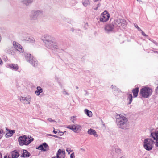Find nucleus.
<instances>
[{"mask_svg": "<svg viewBox=\"0 0 158 158\" xmlns=\"http://www.w3.org/2000/svg\"><path fill=\"white\" fill-rule=\"evenodd\" d=\"M115 117L118 125L119 127L124 129L128 127L129 124L128 120L126 117L121 114H116Z\"/></svg>", "mask_w": 158, "mask_h": 158, "instance_id": "nucleus-1", "label": "nucleus"}, {"mask_svg": "<svg viewBox=\"0 0 158 158\" xmlns=\"http://www.w3.org/2000/svg\"><path fill=\"white\" fill-rule=\"evenodd\" d=\"M34 139L31 136L27 138L25 135L20 136L18 139L19 144L20 146L27 145L34 140Z\"/></svg>", "mask_w": 158, "mask_h": 158, "instance_id": "nucleus-2", "label": "nucleus"}, {"mask_svg": "<svg viewBox=\"0 0 158 158\" xmlns=\"http://www.w3.org/2000/svg\"><path fill=\"white\" fill-rule=\"evenodd\" d=\"M152 92L151 88L144 86L140 89V95L142 97L147 98L152 95Z\"/></svg>", "mask_w": 158, "mask_h": 158, "instance_id": "nucleus-3", "label": "nucleus"}, {"mask_svg": "<svg viewBox=\"0 0 158 158\" xmlns=\"http://www.w3.org/2000/svg\"><path fill=\"white\" fill-rule=\"evenodd\" d=\"M156 144V142H154L150 139H145L144 142V147L145 149L149 151L152 149L153 143Z\"/></svg>", "mask_w": 158, "mask_h": 158, "instance_id": "nucleus-4", "label": "nucleus"}, {"mask_svg": "<svg viewBox=\"0 0 158 158\" xmlns=\"http://www.w3.org/2000/svg\"><path fill=\"white\" fill-rule=\"evenodd\" d=\"M110 17L109 13L106 11H104L101 14L100 21L102 22H106L108 20Z\"/></svg>", "mask_w": 158, "mask_h": 158, "instance_id": "nucleus-5", "label": "nucleus"}, {"mask_svg": "<svg viewBox=\"0 0 158 158\" xmlns=\"http://www.w3.org/2000/svg\"><path fill=\"white\" fill-rule=\"evenodd\" d=\"M114 22L115 25L120 27H124L126 25V21L123 19H117L114 20Z\"/></svg>", "mask_w": 158, "mask_h": 158, "instance_id": "nucleus-6", "label": "nucleus"}, {"mask_svg": "<svg viewBox=\"0 0 158 158\" xmlns=\"http://www.w3.org/2000/svg\"><path fill=\"white\" fill-rule=\"evenodd\" d=\"M67 128L73 130L75 132H78L81 130L82 127L79 125H73L68 126Z\"/></svg>", "mask_w": 158, "mask_h": 158, "instance_id": "nucleus-7", "label": "nucleus"}, {"mask_svg": "<svg viewBox=\"0 0 158 158\" xmlns=\"http://www.w3.org/2000/svg\"><path fill=\"white\" fill-rule=\"evenodd\" d=\"M13 45L15 48L19 52H23L24 50L22 46L16 42L14 41Z\"/></svg>", "mask_w": 158, "mask_h": 158, "instance_id": "nucleus-8", "label": "nucleus"}, {"mask_svg": "<svg viewBox=\"0 0 158 158\" xmlns=\"http://www.w3.org/2000/svg\"><path fill=\"white\" fill-rule=\"evenodd\" d=\"M115 26L113 24H107L105 25L104 29L107 32H111L113 31Z\"/></svg>", "mask_w": 158, "mask_h": 158, "instance_id": "nucleus-9", "label": "nucleus"}, {"mask_svg": "<svg viewBox=\"0 0 158 158\" xmlns=\"http://www.w3.org/2000/svg\"><path fill=\"white\" fill-rule=\"evenodd\" d=\"M151 135L154 140H156V144L155 145L158 147V130L156 131L155 132H152Z\"/></svg>", "mask_w": 158, "mask_h": 158, "instance_id": "nucleus-10", "label": "nucleus"}, {"mask_svg": "<svg viewBox=\"0 0 158 158\" xmlns=\"http://www.w3.org/2000/svg\"><path fill=\"white\" fill-rule=\"evenodd\" d=\"M64 151H63L60 149H59L57 154V158H64L65 157Z\"/></svg>", "mask_w": 158, "mask_h": 158, "instance_id": "nucleus-11", "label": "nucleus"}, {"mask_svg": "<svg viewBox=\"0 0 158 158\" xmlns=\"http://www.w3.org/2000/svg\"><path fill=\"white\" fill-rule=\"evenodd\" d=\"M48 145L45 143H44L43 144L39 146L37 148L40 150L46 151L48 150Z\"/></svg>", "mask_w": 158, "mask_h": 158, "instance_id": "nucleus-12", "label": "nucleus"}, {"mask_svg": "<svg viewBox=\"0 0 158 158\" xmlns=\"http://www.w3.org/2000/svg\"><path fill=\"white\" fill-rule=\"evenodd\" d=\"M12 158H17L19 155V153L16 150H15L11 152Z\"/></svg>", "mask_w": 158, "mask_h": 158, "instance_id": "nucleus-13", "label": "nucleus"}, {"mask_svg": "<svg viewBox=\"0 0 158 158\" xmlns=\"http://www.w3.org/2000/svg\"><path fill=\"white\" fill-rule=\"evenodd\" d=\"M24 40L25 41H28L29 43H32L35 42L34 39L32 37L31 38L29 37V36H27L24 37Z\"/></svg>", "mask_w": 158, "mask_h": 158, "instance_id": "nucleus-14", "label": "nucleus"}, {"mask_svg": "<svg viewBox=\"0 0 158 158\" xmlns=\"http://www.w3.org/2000/svg\"><path fill=\"white\" fill-rule=\"evenodd\" d=\"M23 152L22 154L21 155L22 157H29L31 155L30 153L27 150L23 149Z\"/></svg>", "mask_w": 158, "mask_h": 158, "instance_id": "nucleus-15", "label": "nucleus"}, {"mask_svg": "<svg viewBox=\"0 0 158 158\" xmlns=\"http://www.w3.org/2000/svg\"><path fill=\"white\" fill-rule=\"evenodd\" d=\"M88 134L90 135H94V136L97 137L98 135L97 134V132L94 130L90 129L88 130Z\"/></svg>", "mask_w": 158, "mask_h": 158, "instance_id": "nucleus-16", "label": "nucleus"}, {"mask_svg": "<svg viewBox=\"0 0 158 158\" xmlns=\"http://www.w3.org/2000/svg\"><path fill=\"white\" fill-rule=\"evenodd\" d=\"M8 66L9 68L16 70L19 69V66L17 64H12L8 65Z\"/></svg>", "mask_w": 158, "mask_h": 158, "instance_id": "nucleus-17", "label": "nucleus"}, {"mask_svg": "<svg viewBox=\"0 0 158 158\" xmlns=\"http://www.w3.org/2000/svg\"><path fill=\"white\" fill-rule=\"evenodd\" d=\"M42 92L43 89L40 86H38L37 87V90L35 91V93L38 96Z\"/></svg>", "mask_w": 158, "mask_h": 158, "instance_id": "nucleus-18", "label": "nucleus"}, {"mask_svg": "<svg viewBox=\"0 0 158 158\" xmlns=\"http://www.w3.org/2000/svg\"><path fill=\"white\" fill-rule=\"evenodd\" d=\"M134 97H137L138 93V88H136L132 90Z\"/></svg>", "mask_w": 158, "mask_h": 158, "instance_id": "nucleus-19", "label": "nucleus"}, {"mask_svg": "<svg viewBox=\"0 0 158 158\" xmlns=\"http://www.w3.org/2000/svg\"><path fill=\"white\" fill-rule=\"evenodd\" d=\"M15 133V130L9 131L7 132L6 133V137H9L11 136L13 134Z\"/></svg>", "mask_w": 158, "mask_h": 158, "instance_id": "nucleus-20", "label": "nucleus"}, {"mask_svg": "<svg viewBox=\"0 0 158 158\" xmlns=\"http://www.w3.org/2000/svg\"><path fill=\"white\" fill-rule=\"evenodd\" d=\"M85 114L89 117H91L92 116V113L91 111L86 109L85 110Z\"/></svg>", "mask_w": 158, "mask_h": 158, "instance_id": "nucleus-21", "label": "nucleus"}, {"mask_svg": "<svg viewBox=\"0 0 158 158\" xmlns=\"http://www.w3.org/2000/svg\"><path fill=\"white\" fill-rule=\"evenodd\" d=\"M83 4L85 6H86L89 5L90 2L88 0H84L83 2Z\"/></svg>", "mask_w": 158, "mask_h": 158, "instance_id": "nucleus-22", "label": "nucleus"}, {"mask_svg": "<svg viewBox=\"0 0 158 158\" xmlns=\"http://www.w3.org/2000/svg\"><path fill=\"white\" fill-rule=\"evenodd\" d=\"M46 45V46L48 48H52V46L53 44H54L53 42L50 41V42H48L46 43V42H45Z\"/></svg>", "mask_w": 158, "mask_h": 158, "instance_id": "nucleus-23", "label": "nucleus"}, {"mask_svg": "<svg viewBox=\"0 0 158 158\" xmlns=\"http://www.w3.org/2000/svg\"><path fill=\"white\" fill-rule=\"evenodd\" d=\"M128 99H129V104H131L132 99V95L131 94H127Z\"/></svg>", "mask_w": 158, "mask_h": 158, "instance_id": "nucleus-24", "label": "nucleus"}, {"mask_svg": "<svg viewBox=\"0 0 158 158\" xmlns=\"http://www.w3.org/2000/svg\"><path fill=\"white\" fill-rule=\"evenodd\" d=\"M139 31H140L141 34H142L144 37H147L148 35H146L142 30L139 27Z\"/></svg>", "mask_w": 158, "mask_h": 158, "instance_id": "nucleus-25", "label": "nucleus"}, {"mask_svg": "<svg viewBox=\"0 0 158 158\" xmlns=\"http://www.w3.org/2000/svg\"><path fill=\"white\" fill-rule=\"evenodd\" d=\"M148 39L151 41L156 45L158 46V43H157L156 41L149 38H148Z\"/></svg>", "mask_w": 158, "mask_h": 158, "instance_id": "nucleus-26", "label": "nucleus"}, {"mask_svg": "<svg viewBox=\"0 0 158 158\" xmlns=\"http://www.w3.org/2000/svg\"><path fill=\"white\" fill-rule=\"evenodd\" d=\"M3 131L2 129H0V139L3 136Z\"/></svg>", "mask_w": 158, "mask_h": 158, "instance_id": "nucleus-27", "label": "nucleus"}, {"mask_svg": "<svg viewBox=\"0 0 158 158\" xmlns=\"http://www.w3.org/2000/svg\"><path fill=\"white\" fill-rule=\"evenodd\" d=\"M70 158H75V156L74 153H72L70 155Z\"/></svg>", "mask_w": 158, "mask_h": 158, "instance_id": "nucleus-28", "label": "nucleus"}, {"mask_svg": "<svg viewBox=\"0 0 158 158\" xmlns=\"http://www.w3.org/2000/svg\"><path fill=\"white\" fill-rule=\"evenodd\" d=\"M155 93L156 94H158V86L156 88L155 90Z\"/></svg>", "mask_w": 158, "mask_h": 158, "instance_id": "nucleus-29", "label": "nucleus"}, {"mask_svg": "<svg viewBox=\"0 0 158 158\" xmlns=\"http://www.w3.org/2000/svg\"><path fill=\"white\" fill-rule=\"evenodd\" d=\"M75 116H73L72 117H71V121L73 122V123H74V118H75Z\"/></svg>", "mask_w": 158, "mask_h": 158, "instance_id": "nucleus-30", "label": "nucleus"}, {"mask_svg": "<svg viewBox=\"0 0 158 158\" xmlns=\"http://www.w3.org/2000/svg\"><path fill=\"white\" fill-rule=\"evenodd\" d=\"M4 158H11L10 157H9V156H8L7 155H6L4 157Z\"/></svg>", "mask_w": 158, "mask_h": 158, "instance_id": "nucleus-31", "label": "nucleus"}, {"mask_svg": "<svg viewBox=\"0 0 158 158\" xmlns=\"http://www.w3.org/2000/svg\"><path fill=\"white\" fill-rule=\"evenodd\" d=\"M100 6V4H98V6H97V7L96 8V9H95H95H94L95 10H97V8H98V7H99V6Z\"/></svg>", "mask_w": 158, "mask_h": 158, "instance_id": "nucleus-32", "label": "nucleus"}, {"mask_svg": "<svg viewBox=\"0 0 158 158\" xmlns=\"http://www.w3.org/2000/svg\"><path fill=\"white\" fill-rule=\"evenodd\" d=\"M2 156L1 153L0 152V158H2Z\"/></svg>", "mask_w": 158, "mask_h": 158, "instance_id": "nucleus-33", "label": "nucleus"}, {"mask_svg": "<svg viewBox=\"0 0 158 158\" xmlns=\"http://www.w3.org/2000/svg\"><path fill=\"white\" fill-rule=\"evenodd\" d=\"M116 152H117H117H119L120 151V150L119 149H116Z\"/></svg>", "mask_w": 158, "mask_h": 158, "instance_id": "nucleus-34", "label": "nucleus"}, {"mask_svg": "<svg viewBox=\"0 0 158 158\" xmlns=\"http://www.w3.org/2000/svg\"><path fill=\"white\" fill-rule=\"evenodd\" d=\"M53 132L55 134H56V133H57V131H55L54 130L53 131Z\"/></svg>", "mask_w": 158, "mask_h": 158, "instance_id": "nucleus-35", "label": "nucleus"}, {"mask_svg": "<svg viewBox=\"0 0 158 158\" xmlns=\"http://www.w3.org/2000/svg\"><path fill=\"white\" fill-rule=\"evenodd\" d=\"M48 135V136H53V135H51V134H48L47 135Z\"/></svg>", "mask_w": 158, "mask_h": 158, "instance_id": "nucleus-36", "label": "nucleus"}, {"mask_svg": "<svg viewBox=\"0 0 158 158\" xmlns=\"http://www.w3.org/2000/svg\"><path fill=\"white\" fill-rule=\"evenodd\" d=\"M154 53H157V54H158V51H154Z\"/></svg>", "mask_w": 158, "mask_h": 158, "instance_id": "nucleus-37", "label": "nucleus"}, {"mask_svg": "<svg viewBox=\"0 0 158 158\" xmlns=\"http://www.w3.org/2000/svg\"><path fill=\"white\" fill-rule=\"evenodd\" d=\"M28 0H26L24 1V3H26L27 2H28Z\"/></svg>", "mask_w": 158, "mask_h": 158, "instance_id": "nucleus-38", "label": "nucleus"}, {"mask_svg": "<svg viewBox=\"0 0 158 158\" xmlns=\"http://www.w3.org/2000/svg\"><path fill=\"white\" fill-rule=\"evenodd\" d=\"M68 152H71L69 151L70 150H69L68 149H67L66 150Z\"/></svg>", "mask_w": 158, "mask_h": 158, "instance_id": "nucleus-39", "label": "nucleus"}, {"mask_svg": "<svg viewBox=\"0 0 158 158\" xmlns=\"http://www.w3.org/2000/svg\"><path fill=\"white\" fill-rule=\"evenodd\" d=\"M52 136L55 137H57V136H56V135H53V136Z\"/></svg>", "mask_w": 158, "mask_h": 158, "instance_id": "nucleus-40", "label": "nucleus"}, {"mask_svg": "<svg viewBox=\"0 0 158 158\" xmlns=\"http://www.w3.org/2000/svg\"><path fill=\"white\" fill-rule=\"evenodd\" d=\"M135 27H136V28L138 27V26L137 25H135Z\"/></svg>", "mask_w": 158, "mask_h": 158, "instance_id": "nucleus-41", "label": "nucleus"}, {"mask_svg": "<svg viewBox=\"0 0 158 158\" xmlns=\"http://www.w3.org/2000/svg\"><path fill=\"white\" fill-rule=\"evenodd\" d=\"M49 121H51V120H49Z\"/></svg>", "mask_w": 158, "mask_h": 158, "instance_id": "nucleus-42", "label": "nucleus"}, {"mask_svg": "<svg viewBox=\"0 0 158 158\" xmlns=\"http://www.w3.org/2000/svg\"><path fill=\"white\" fill-rule=\"evenodd\" d=\"M49 121H51V120H49Z\"/></svg>", "mask_w": 158, "mask_h": 158, "instance_id": "nucleus-43", "label": "nucleus"}, {"mask_svg": "<svg viewBox=\"0 0 158 158\" xmlns=\"http://www.w3.org/2000/svg\"><path fill=\"white\" fill-rule=\"evenodd\" d=\"M77 89H78V87H77Z\"/></svg>", "mask_w": 158, "mask_h": 158, "instance_id": "nucleus-44", "label": "nucleus"}, {"mask_svg": "<svg viewBox=\"0 0 158 158\" xmlns=\"http://www.w3.org/2000/svg\"><path fill=\"white\" fill-rule=\"evenodd\" d=\"M137 1H138V0H137Z\"/></svg>", "mask_w": 158, "mask_h": 158, "instance_id": "nucleus-45", "label": "nucleus"}]
</instances>
